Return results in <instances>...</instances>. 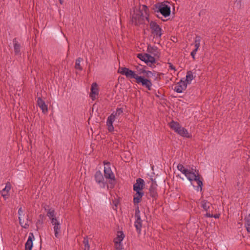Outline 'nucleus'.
<instances>
[{"label": "nucleus", "mask_w": 250, "mask_h": 250, "mask_svg": "<svg viewBox=\"0 0 250 250\" xmlns=\"http://www.w3.org/2000/svg\"><path fill=\"white\" fill-rule=\"evenodd\" d=\"M33 240H34V235L32 232H30L25 244V250H32Z\"/></svg>", "instance_id": "nucleus-15"}, {"label": "nucleus", "mask_w": 250, "mask_h": 250, "mask_svg": "<svg viewBox=\"0 0 250 250\" xmlns=\"http://www.w3.org/2000/svg\"><path fill=\"white\" fill-rule=\"evenodd\" d=\"M83 245L84 246L83 250H89L90 246L89 244L88 239L87 237H85L84 238Z\"/></svg>", "instance_id": "nucleus-31"}, {"label": "nucleus", "mask_w": 250, "mask_h": 250, "mask_svg": "<svg viewBox=\"0 0 250 250\" xmlns=\"http://www.w3.org/2000/svg\"><path fill=\"white\" fill-rule=\"evenodd\" d=\"M201 40V38L199 36H196L194 40V46H195V49L194 50H196V51H198L200 46V42Z\"/></svg>", "instance_id": "nucleus-26"}, {"label": "nucleus", "mask_w": 250, "mask_h": 250, "mask_svg": "<svg viewBox=\"0 0 250 250\" xmlns=\"http://www.w3.org/2000/svg\"><path fill=\"white\" fill-rule=\"evenodd\" d=\"M146 57L145 60V63L148 66H151V65L156 62V60L154 56H152L150 54L146 53L145 56Z\"/></svg>", "instance_id": "nucleus-21"}, {"label": "nucleus", "mask_w": 250, "mask_h": 250, "mask_svg": "<svg viewBox=\"0 0 250 250\" xmlns=\"http://www.w3.org/2000/svg\"><path fill=\"white\" fill-rule=\"evenodd\" d=\"M145 19L148 21V18L147 17H145L143 15V13L141 11H139L134 12L132 15V22L135 25H138L144 23Z\"/></svg>", "instance_id": "nucleus-6"}, {"label": "nucleus", "mask_w": 250, "mask_h": 250, "mask_svg": "<svg viewBox=\"0 0 250 250\" xmlns=\"http://www.w3.org/2000/svg\"><path fill=\"white\" fill-rule=\"evenodd\" d=\"M118 72L123 75H125L126 78L129 80L134 79L136 83L138 84H141L143 86L145 87L148 90H151L152 86V83L148 79L149 77L146 78L145 77L139 76L135 71L131 70L125 67H120Z\"/></svg>", "instance_id": "nucleus-1"}, {"label": "nucleus", "mask_w": 250, "mask_h": 250, "mask_svg": "<svg viewBox=\"0 0 250 250\" xmlns=\"http://www.w3.org/2000/svg\"><path fill=\"white\" fill-rule=\"evenodd\" d=\"M94 178L96 182L102 188H104L106 186L108 187L104 178L100 171H97L94 175Z\"/></svg>", "instance_id": "nucleus-9"}, {"label": "nucleus", "mask_w": 250, "mask_h": 250, "mask_svg": "<svg viewBox=\"0 0 250 250\" xmlns=\"http://www.w3.org/2000/svg\"><path fill=\"white\" fill-rule=\"evenodd\" d=\"M168 64H169V69H170L171 70H174L175 71H176V69H175V66H174L173 65L172 63H168Z\"/></svg>", "instance_id": "nucleus-38"}, {"label": "nucleus", "mask_w": 250, "mask_h": 250, "mask_svg": "<svg viewBox=\"0 0 250 250\" xmlns=\"http://www.w3.org/2000/svg\"><path fill=\"white\" fill-rule=\"evenodd\" d=\"M114 247L116 250H123V245L122 242L119 243L117 242H114Z\"/></svg>", "instance_id": "nucleus-34"}, {"label": "nucleus", "mask_w": 250, "mask_h": 250, "mask_svg": "<svg viewBox=\"0 0 250 250\" xmlns=\"http://www.w3.org/2000/svg\"><path fill=\"white\" fill-rule=\"evenodd\" d=\"M123 113V109L122 108H117L115 111H114L111 114H113L114 118L118 117Z\"/></svg>", "instance_id": "nucleus-32"}, {"label": "nucleus", "mask_w": 250, "mask_h": 250, "mask_svg": "<svg viewBox=\"0 0 250 250\" xmlns=\"http://www.w3.org/2000/svg\"><path fill=\"white\" fill-rule=\"evenodd\" d=\"M151 184L149 189V195L153 198L156 199L158 197L157 191V184L155 180L151 178Z\"/></svg>", "instance_id": "nucleus-10"}, {"label": "nucleus", "mask_w": 250, "mask_h": 250, "mask_svg": "<svg viewBox=\"0 0 250 250\" xmlns=\"http://www.w3.org/2000/svg\"><path fill=\"white\" fill-rule=\"evenodd\" d=\"M145 186V181L143 179H137L136 182L133 185V189L135 191H143V189Z\"/></svg>", "instance_id": "nucleus-11"}, {"label": "nucleus", "mask_w": 250, "mask_h": 250, "mask_svg": "<svg viewBox=\"0 0 250 250\" xmlns=\"http://www.w3.org/2000/svg\"><path fill=\"white\" fill-rule=\"evenodd\" d=\"M11 189L10 183H7L5 187L1 191V196L5 199H7L8 195V192Z\"/></svg>", "instance_id": "nucleus-22"}, {"label": "nucleus", "mask_w": 250, "mask_h": 250, "mask_svg": "<svg viewBox=\"0 0 250 250\" xmlns=\"http://www.w3.org/2000/svg\"><path fill=\"white\" fill-rule=\"evenodd\" d=\"M146 55V53L145 54H138L137 58L140 59L141 61H144L145 62V60L146 57L145 56Z\"/></svg>", "instance_id": "nucleus-36"}, {"label": "nucleus", "mask_w": 250, "mask_h": 250, "mask_svg": "<svg viewBox=\"0 0 250 250\" xmlns=\"http://www.w3.org/2000/svg\"><path fill=\"white\" fill-rule=\"evenodd\" d=\"M169 127L173 130L176 133L180 136L188 138L191 137V135L188 133V130L185 128L182 127L177 122L172 121L169 123Z\"/></svg>", "instance_id": "nucleus-2"}, {"label": "nucleus", "mask_w": 250, "mask_h": 250, "mask_svg": "<svg viewBox=\"0 0 250 250\" xmlns=\"http://www.w3.org/2000/svg\"><path fill=\"white\" fill-rule=\"evenodd\" d=\"M99 94V89L98 84L96 83H93L91 87V92L90 93V97L91 99L94 101L96 98Z\"/></svg>", "instance_id": "nucleus-14"}, {"label": "nucleus", "mask_w": 250, "mask_h": 250, "mask_svg": "<svg viewBox=\"0 0 250 250\" xmlns=\"http://www.w3.org/2000/svg\"><path fill=\"white\" fill-rule=\"evenodd\" d=\"M18 213L19 218H21L22 216H25V213L21 207L19 208Z\"/></svg>", "instance_id": "nucleus-35"}, {"label": "nucleus", "mask_w": 250, "mask_h": 250, "mask_svg": "<svg viewBox=\"0 0 250 250\" xmlns=\"http://www.w3.org/2000/svg\"><path fill=\"white\" fill-rule=\"evenodd\" d=\"M149 25L151 33L153 35V38L160 39L162 35V30L160 26L156 22L153 21L150 22Z\"/></svg>", "instance_id": "nucleus-7"}, {"label": "nucleus", "mask_w": 250, "mask_h": 250, "mask_svg": "<svg viewBox=\"0 0 250 250\" xmlns=\"http://www.w3.org/2000/svg\"><path fill=\"white\" fill-rule=\"evenodd\" d=\"M115 118H114L113 114H111L107 118L106 121V125L107 126L108 130L109 132H112L114 130V126L113 125V123L115 121Z\"/></svg>", "instance_id": "nucleus-17"}, {"label": "nucleus", "mask_w": 250, "mask_h": 250, "mask_svg": "<svg viewBox=\"0 0 250 250\" xmlns=\"http://www.w3.org/2000/svg\"><path fill=\"white\" fill-rule=\"evenodd\" d=\"M103 163L104 166H106L104 167V177L106 179L110 180V184L112 185L111 188H113L115 185V180L114 174L109 167L110 163L105 161H104Z\"/></svg>", "instance_id": "nucleus-4"}, {"label": "nucleus", "mask_w": 250, "mask_h": 250, "mask_svg": "<svg viewBox=\"0 0 250 250\" xmlns=\"http://www.w3.org/2000/svg\"><path fill=\"white\" fill-rule=\"evenodd\" d=\"M77 65H78V60H76V67H77Z\"/></svg>", "instance_id": "nucleus-42"}, {"label": "nucleus", "mask_w": 250, "mask_h": 250, "mask_svg": "<svg viewBox=\"0 0 250 250\" xmlns=\"http://www.w3.org/2000/svg\"><path fill=\"white\" fill-rule=\"evenodd\" d=\"M135 221L134 223V226L136 228V231L138 234H140L141 232V229L142 227V220L140 216V211L139 210V207L137 206L135 209Z\"/></svg>", "instance_id": "nucleus-8"}, {"label": "nucleus", "mask_w": 250, "mask_h": 250, "mask_svg": "<svg viewBox=\"0 0 250 250\" xmlns=\"http://www.w3.org/2000/svg\"><path fill=\"white\" fill-rule=\"evenodd\" d=\"M14 51L16 54H19L20 52V45L18 43L16 39L13 40Z\"/></svg>", "instance_id": "nucleus-29"}, {"label": "nucleus", "mask_w": 250, "mask_h": 250, "mask_svg": "<svg viewBox=\"0 0 250 250\" xmlns=\"http://www.w3.org/2000/svg\"><path fill=\"white\" fill-rule=\"evenodd\" d=\"M136 69L137 70V75H141L142 74H146L147 77H149L150 75H152L153 73L151 71H146L145 69V67L141 68L139 66H136Z\"/></svg>", "instance_id": "nucleus-20"}, {"label": "nucleus", "mask_w": 250, "mask_h": 250, "mask_svg": "<svg viewBox=\"0 0 250 250\" xmlns=\"http://www.w3.org/2000/svg\"><path fill=\"white\" fill-rule=\"evenodd\" d=\"M219 214H215L214 216H213V217H214L215 218H219Z\"/></svg>", "instance_id": "nucleus-40"}, {"label": "nucleus", "mask_w": 250, "mask_h": 250, "mask_svg": "<svg viewBox=\"0 0 250 250\" xmlns=\"http://www.w3.org/2000/svg\"><path fill=\"white\" fill-rule=\"evenodd\" d=\"M54 212V210L52 209H49L47 212V216L51 220V222L52 221L53 219H58L56 217H55Z\"/></svg>", "instance_id": "nucleus-30"}, {"label": "nucleus", "mask_w": 250, "mask_h": 250, "mask_svg": "<svg viewBox=\"0 0 250 250\" xmlns=\"http://www.w3.org/2000/svg\"><path fill=\"white\" fill-rule=\"evenodd\" d=\"M197 51L196 50H193L190 53L191 56H192V58H193V60H195V56L196 54Z\"/></svg>", "instance_id": "nucleus-37"}, {"label": "nucleus", "mask_w": 250, "mask_h": 250, "mask_svg": "<svg viewBox=\"0 0 250 250\" xmlns=\"http://www.w3.org/2000/svg\"><path fill=\"white\" fill-rule=\"evenodd\" d=\"M60 0V2L61 3V4H62V0Z\"/></svg>", "instance_id": "nucleus-43"}, {"label": "nucleus", "mask_w": 250, "mask_h": 250, "mask_svg": "<svg viewBox=\"0 0 250 250\" xmlns=\"http://www.w3.org/2000/svg\"><path fill=\"white\" fill-rule=\"evenodd\" d=\"M168 3L167 1L164 2L158 3L155 4L157 12H160L165 17H168L170 14V7L166 4Z\"/></svg>", "instance_id": "nucleus-5"}, {"label": "nucleus", "mask_w": 250, "mask_h": 250, "mask_svg": "<svg viewBox=\"0 0 250 250\" xmlns=\"http://www.w3.org/2000/svg\"><path fill=\"white\" fill-rule=\"evenodd\" d=\"M79 70H80V69H81V70H82V68L80 67V65H79Z\"/></svg>", "instance_id": "nucleus-44"}, {"label": "nucleus", "mask_w": 250, "mask_h": 250, "mask_svg": "<svg viewBox=\"0 0 250 250\" xmlns=\"http://www.w3.org/2000/svg\"><path fill=\"white\" fill-rule=\"evenodd\" d=\"M37 104L43 113H46V112H47V106L45 104L44 101L42 100L41 98L39 97L38 98Z\"/></svg>", "instance_id": "nucleus-18"}, {"label": "nucleus", "mask_w": 250, "mask_h": 250, "mask_svg": "<svg viewBox=\"0 0 250 250\" xmlns=\"http://www.w3.org/2000/svg\"><path fill=\"white\" fill-rule=\"evenodd\" d=\"M143 8H144V10H145V13H146V10H147V6H146V5H144L143 6Z\"/></svg>", "instance_id": "nucleus-39"}, {"label": "nucleus", "mask_w": 250, "mask_h": 250, "mask_svg": "<svg viewBox=\"0 0 250 250\" xmlns=\"http://www.w3.org/2000/svg\"><path fill=\"white\" fill-rule=\"evenodd\" d=\"M177 169L180 171L182 173L185 175L187 172H188V169H186L184 167V166L182 164H179L177 166Z\"/></svg>", "instance_id": "nucleus-33"}, {"label": "nucleus", "mask_w": 250, "mask_h": 250, "mask_svg": "<svg viewBox=\"0 0 250 250\" xmlns=\"http://www.w3.org/2000/svg\"><path fill=\"white\" fill-rule=\"evenodd\" d=\"M187 86L186 81L181 80L179 83L175 84L174 90L177 93H182L185 90Z\"/></svg>", "instance_id": "nucleus-13"}, {"label": "nucleus", "mask_w": 250, "mask_h": 250, "mask_svg": "<svg viewBox=\"0 0 250 250\" xmlns=\"http://www.w3.org/2000/svg\"><path fill=\"white\" fill-rule=\"evenodd\" d=\"M185 175L187 177L188 179L190 181H196L198 186H197V190H199L200 189V191H202V187H203V179H201L200 178V176L198 173H195V172L191 171L190 170H188L186 173H185Z\"/></svg>", "instance_id": "nucleus-3"}, {"label": "nucleus", "mask_w": 250, "mask_h": 250, "mask_svg": "<svg viewBox=\"0 0 250 250\" xmlns=\"http://www.w3.org/2000/svg\"><path fill=\"white\" fill-rule=\"evenodd\" d=\"M245 226L247 231L250 233V214L247 215L245 218Z\"/></svg>", "instance_id": "nucleus-25"}, {"label": "nucleus", "mask_w": 250, "mask_h": 250, "mask_svg": "<svg viewBox=\"0 0 250 250\" xmlns=\"http://www.w3.org/2000/svg\"><path fill=\"white\" fill-rule=\"evenodd\" d=\"M144 195V191H136L134 195L133 203L135 205H138L142 201V197Z\"/></svg>", "instance_id": "nucleus-19"}, {"label": "nucleus", "mask_w": 250, "mask_h": 250, "mask_svg": "<svg viewBox=\"0 0 250 250\" xmlns=\"http://www.w3.org/2000/svg\"><path fill=\"white\" fill-rule=\"evenodd\" d=\"M202 208L205 210L208 211L209 209L210 204L206 200H204L201 202Z\"/></svg>", "instance_id": "nucleus-28"}, {"label": "nucleus", "mask_w": 250, "mask_h": 250, "mask_svg": "<svg viewBox=\"0 0 250 250\" xmlns=\"http://www.w3.org/2000/svg\"><path fill=\"white\" fill-rule=\"evenodd\" d=\"M194 79L193 73L191 71H188L187 73L186 81L187 84L190 83L191 81Z\"/></svg>", "instance_id": "nucleus-27"}, {"label": "nucleus", "mask_w": 250, "mask_h": 250, "mask_svg": "<svg viewBox=\"0 0 250 250\" xmlns=\"http://www.w3.org/2000/svg\"><path fill=\"white\" fill-rule=\"evenodd\" d=\"M125 235L122 231H117V236L114 238L113 242H122L125 238Z\"/></svg>", "instance_id": "nucleus-24"}, {"label": "nucleus", "mask_w": 250, "mask_h": 250, "mask_svg": "<svg viewBox=\"0 0 250 250\" xmlns=\"http://www.w3.org/2000/svg\"><path fill=\"white\" fill-rule=\"evenodd\" d=\"M51 222L53 226L55 236L58 238L60 232L61 223L58 219H53Z\"/></svg>", "instance_id": "nucleus-12"}, {"label": "nucleus", "mask_w": 250, "mask_h": 250, "mask_svg": "<svg viewBox=\"0 0 250 250\" xmlns=\"http://www.w3.org/2000/svg\"><path fill=\"white\" fill-rule=\"evenodd\" d=\"M19 223L21 227L24 229H27L29 226V220L28 219V216H22L21 218H19Z\"/></svg>", "instance_id": "nucleus-16"}, {"label": "nucleus", "mask_w": 250, "mask_h": 250, "mask_svg": "<svg viewBox=\"0 0 250 250\" xmlns=\"http://www.w3.org/2000/svg\"><path fill=\"white\" fill-rule=\"evenodd\" d=\"M206 215H207V216L208 217H213V215H210V213H207V214H206Z\"/></svg>", "instance_id": "nucleus-41"}, {"label": "nucleus", "mask_w": 250, "mask_h": 250, "mask_svg": "<svg viewBox=\"0 0 250 250\" xmlns=\"http://www.w3.org/2000/svg\"><path fill=\"white\" fill-rule=\"evenodd\" d=\"M147 52L152 54L154 57H158L159 56V52L158 51V48L156 46H151L150 45H148L147 46Z\"/></svg>", "instance_id": "nucleus-23"}]
</instances>
